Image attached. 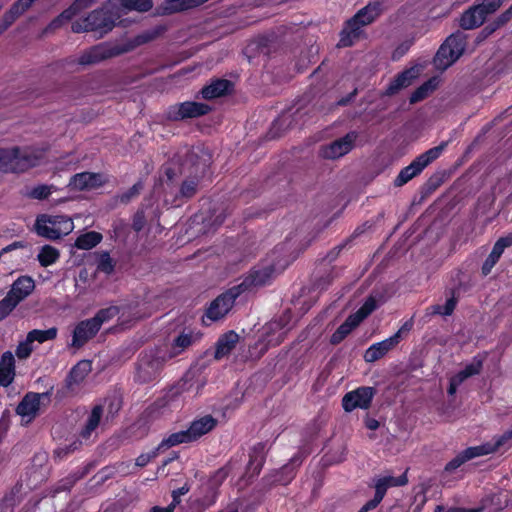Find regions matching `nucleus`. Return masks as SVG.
<instances>
[{"label":"nucleus","mask_w":512,"mask_h":512,"mask_svg":"<svg viewBox=\"0 0 512 512\" xmlns=\"http://www.w3.org/2000/svg\"><path fill=\"white\" fill-rule=\"evenodd\" d=\"M303 459V455L301 453H297L280 469L269 472L261 480L263 488L270 490L272 487L277 485L287 486L290 484L296 477L297 469L302 464Z\"/></svg>","instance_id":"nucleus-6"},{"label":"nucleus","mask_w":512,"mask_h":512,"mask_svg":"<svg viewBox=\"0 0 512 512\" xmlns=\"http://www.w3.org/2000/svg\"><path fill=\"white\" fill-rule=\"evenodd\" d=\"M467 36L462 31L452 33L441 44L433 58L436 69L444 71L454 64L465 51Z\"/></svg>","instance_id":"nucleus-2"},{"label":"nucleus","mask_w":512,"mask_h":512,"mask_svg":"<svg viewBox=\"0 0 512 512\" xmlns=\"http://www.w3.org/2000/svg\"><path fill=\"white\" fill-rule=\"evenodd\" d=\"M364 35L363 28L353 22L352 18L346 20L343 28L339 33V41L337 47L345 48L353 46Z\"/></svg>","instance_id":"nucleus-23"},{"label":"nucleus","mask_w":512,"mask_h":512,"mask_svg":"<svg viewBox=\"0 0 512 512\" xmlns=\"http://www.w3.org/2000/svg\"><path fill=\"white\" fill-rule=\"evenodd\" d=\"M487 15L483 12L480 6L474 5L464 11L460 17L459 25L465 30H470L481 26Z\"/></svg>","instance_id":"nucleus-29"},{"label":"nucleus","mask_w":512,"mask_h":512,"mask_svg":"<svg viewBox=\"0 0 512 512\" xmlns=\"http://www.w3.org/2000/svg\"><path fill=\"white\" fill-rule=\"evenodd\" d=\"M191 442V438L189 437V434L186 429L170 434L167 438H164L158 444V447L160 448L161 451H164L165 449L171 448L173 446Z\"/></svg>","instance_id":"nucleus-40"},{"label":"nucleus","mask_w":512,"mask_h":512,"mask_svg":"<svg viewBox=\"0 0 512 512\" xmlns=\"http://www.w3.org/2000/svg\"><path fill=\"white\" fill-rule=\"evenodd\" d=\"M41 394L28 392L16 407V413L22 417H35L40 408Z\"/></svg>","instance_id":"nucleus-30"},{"label":"nucleus","mask_w":512,"mask_h":512,"mask_svg":"<svg viewBox=\"0 0 512 512\" xmlns=\"http://www.w3.org/2000/svg\"><path fill=\"white\" fill-rule=\"evenodd\" d=\"M373 481L375 494L374 497L370 500L373 502V504H376L378 506L382 502L389 488L401 487L406 485L408 482V478L406 476V473H404L398 477L390 475L378 477L375 478Z\"/></svg>","instance_id":"nucleus-17"},{"label":"nucleus","mask_w":512,"mask_h":512,"mask_svg":"<svg viewBox=\"0 0 512 512\" xmlns=\"http://www.w3.org/2000/svg\"><path fill=\"white\" fill-rule=\"evenodd\" d=\"M115 261L110 257L109 252H102L97 261V270L103 272L107 275H110L115 270Z\"/></svg>","instance_id":"nucleus-50"},{"label":"nucleus","mask_w":512,"mask_h":512,"mask_svg":"<svg viewBox=\"0 0 512 512\" xmlns=\"http://www.w3.org/2000/svg\"><path fill=\"white\" fill-rule=\"evenodd\" d=\"M99 331V326H97L92 318L78 322L73 330L71 346L77 349L83 347Z\"/></svg>","instance_id":"nucleus-15"},{"label":"nucleus","mask_w":512,"mask_h":512,"mask_svg":"<svg viewBox=\"0 0 512 512\" xmlns=\"http://www.w3.org/2000/svg\"><path fill=\"white\" fill-rule=\"evenodd\" d=\"M18 16L9 8L0 18V35L4 33L16 20Z\"/></svg>","instance_id":"nucleus-58"},{"label":"nucleus","mask_w":512,"mask_h":512,"mask_svg":"<svg viewBox=\"0 0 512 512\" xmlns=\"http://www.w3.org/2000/svg\"><path fill=\"white\" fill-rule=\"evenodd\" d=\"M92 370V362L90 360L78 361L69 371L65 378V387L72 391L75 387L84 382L85 378Z\"/></svg>","instance_id":"nucleus-22"},{"label":"nucleus","mask_w":512,"mask_h":512,"mask_svg":"<svg viewBox=\"0 0 512 512\" xmlns=\"http://www.w3.org/2000/svg\"><path fill=\"white\" fill-rule=\"evenodd\" d=\"M104 413V405L101 403L95 404L91 412L89 413L83 428L81 429L79 436L82 440H89L92 434L96 431L101 423V419Z\"/></svg>","instance_id":"nucleus-27"},{"label":"nucleus","mask_w":512,"mask_h":512,"mask_svg":"<svg viewBox=\"0 0 512 512\" xmlns=\"http://www.w3.org/2000/svg\"><path fill=\"white\" fill-rule=\"evenodd\" d=\"M34 2V0H17L11 5L10 9L19 17L26 12Z\"/></svg>","instance_id":"nucleus-61"},{"label":"nucleus","mask_w":512,"mask_h":512,"mask_svg":"<svg viewBox=\"0 0 512 512\" xmlns=\"http://www.w3.org/2000/svg\"><path fill=\"white\" fill-rule=\"evenodd\" d=\"M484 361L485 356L476 355L470 363L466 364L465 367L455 375L463 382L472 376L479 375L483 369Z\"/></svg>","instance_id":"nucleus-37"},{"label":"nucleus","mask_w":512,"mask_h":512,"mask_svg":"<svg viewBox=\"0 0 512 512\" xmlns=\"http://www.w3.org/2000/svg\"><path fill=\"white\" fill-rule=\"evenodd\" d=\"M169 5V13L183 12L189 9L199 7L209 0H165Z\"/></svg>","instance_id":"nucleus-41"},{"label":"nucleus","mask_w":512,"mask_h":512,"mask_svg":"<svg viewBox=\"0 0 512 512\" xmlns=\"http://www.w3.org/2000/svg\"><path fill=\"white\" fill-rule=\"evenodd\" d=\"M15 161H14V173H23L27 170L39 166L46 154L45 149L34 148V147H14Z\"/></svg>","instance_id":"nucleus-9"},{"label":"nucleus","mask_w":512,"mask_h":512,"mask_svg":"<svg viewBox=\"0 0 512 512\" xmlns=\"http://www.w3.org/2000/svg\"><path fill=\"white\" fill-rule=\"evenodd\" d=\"M286 325L287 321L284 319L272 321L267 325L264 341L268 347H276L285 340L288 331Z\"/></svg>","instance_id":"nucleus-25"},{"label":"nucleus","mask_w":512,"mask_h":512,"mask_svg":"<svg viewBox=\"0 0 512 512\" xmlns=\"http://www.w3.org/2000/svg\"><path fill=\"white\" fill-rule=\"evenodd\" d=\"M401 341L399 334H394L389 338L372 344L364 353V360L373 363L384 357L389 351L395 348Z\"/></svg>","instance_id":"nucleus-19"},{"label":"nucleus","mask_w":512,"mask_h":512,"mask_svg":"<svg viewBox=\"0 0 512 512\" xmlns=\"http://www.w3.org/2000/svg\"><path fill=\"white\" fill-rule=\"evenodd\" d=\"M376 392L374 387L360 386L343 396L342 407L346 412H352L357 408L369 409Z\"/></svg>","instance_id":"nucleus-8"},{"label":"nucleus","mask_w":512,"mask_h":512,"mask_svg":"<svg viewBox=\"0 0 512 512\" xmlns=\"http://www.w3.org/2000/svg\"><path fill=\"white\" fill-rule=\"evenodd\" d=\"M485 451H483L480 446H472L464 449L459 452L453 459H451L444 467V473H451L455 471L457 468L462 466L469 460H472L479 456H484Z\"/></svg>","instance_id":"nucleus-28"},{"label":"nucleus","mask_w":512,"mask_h":512,"mask_svg":"<svg viewBox=\"0 0 512 512\" xmlns=\"http://www.w3.org/2000/svg\"><path fill=\"white\" fill-rule=\"evenodd\" d=\"M445 147V144L428 149L417 156L408 166L402 168L394 179L395 187H402L407 184L414 177L422 173V171L430 165L433 161L438 159Z\"/></svg>","instance_id":"nucleus-5"},{"label":"nucleus","mask_w":512,"mask_h":512,"mask_svg":"<svg viewBox=\"0 0 512 512\" xmlns=\"http://www.w3.org/2000/svg\"><path fill=\"white\" fill-rule=\"evenodd\" d=\"M437 87V83L435 78H431L421 84L418 88L414 90V92L409 97V102L411 104L418 103L424 99H426Z\"/></svg>","instance_id":"nucleus-39"},{"label":"nucleus","mask_w":512,"mask_h":512,"mask_svg":"<svg viewBox=\"0 0 512 512\" xmlns=\"http://www.w3.org/2000/svg\"><path fill=\"white\" fill-rule=\"evenodd\" d=\"M274 272L275 268L273 265L253 268L242 282L235 286V288H237V291H240L241 295L246 291H251L254 288L265 286L272 280Z\"/></svg>","instance_id":"nucleus-12"},{"label":"nucleus","mask_w":512,"mask_h":512,"mask_svg":"<svg viewBox=\"0 0 512 512\" xmlns=\"http://www.w3.org/2000/svg\"><path fill=\"white\" fill-rule=\"evenodd\" d=\"M16 307L7 296L0 300V321L7 318Z\"/></svg>","instance_id":"nucleus-60"},{"label":"nucleus","mask_w":512,"mask_h":512,"mask_svg":"<svg viewBox=\"0 0 512 512\" xmlns=\"http://www.w3.org/2000/svg\"><path fill=\"white\" fill-rule=\"evenodd\" d=\"M504 2V0H482L480 4V8L483 12L488 16L489 14L494 13Z\"/></svg>","instance_id":"nucleus-62"},{"label":"nucleus","mask_w":512,"mask_h":512,"mask_svg":"<svg viewBox=\"0 0 512 512\" xmlns=\"http://www.w3.org/2000/svg\"><path fill=\"white\" fill-rule=\"evenodd\" d=\"M15 378V359L10 351L2 354L0 359V386L8 387Z\"/></svg>","instance_id":"nucleus-31"},{"label":"nucleus","mask_w":512,"mask_h":512,"mask_svg":"<svg viewBox=\"0 0 512 512\" xmlns=\"http://www.w3.org/2000/svg\"><path fill=\"white\" fill-rule=\"evenodd\" d=\"M103 239L101 233L96 231H89L81 234L75 240V247L81 250H90L96 247Z\"/></svg>","instance_id":"nucleus-38"},{"label":"nucleus","mask_w":512,"mask_h":512,"mask_svg":"<svg viewBox=\"0 0 512 512\" xmlns=\"http://www.w3.org/2000/svg\"><path fill=\"white\" fill-rule=\"evenodd\" d=\"M199 181L195 178L186 179L182 182L179 190V195L182 198L190 199L192 198L198 189Z\"/></svg>","instance_id":"nucleus-52"},{"label":"nucleus","mask_w":512,"mask_h":512,"mask_svg":"<svg viewBox=\"0 0 512 512\" xmlns=\"http://www.w3.org/2000/svg\"><path fill=\"white\" fill-rule=\"evenodd\" d=\"M351 242H352V239H351V238H349V239H347L345 242H343V243H341V244H339V245L335 246L333 249H331V250L327 253V255H326L325 259H326L328 262H333V261H335V260L338 258V256L340 255V253L342 252V250L346 247V245H347V244H349V243H351Z\"/></svg>","instance_id":"nucleus-64"},{"label":"nucleus","mask_w":512,"mask_h":512,"mask_svg":"<svg viewBox=\"0 0 512 512\" xmlns=\"http://www.w3.org/2000/svg\"><path fill=\"white\" fill-rule=\"evenodd\" d=\"M414 78H416V71L414 68L405 69L398 73L387 86L385 95L392 96L397 94L401 89L410 86Z\"/></svg>","instance_id":"nucleus-32"},{"label":"nucleus","mask_w":512,"mask_h":512,"mask_svg":"<svg viewBox=\"0 0 512 512\" xmlns=\"http://www.w3.org/2000/svg\"><path fill=\"white\" fill-rule=\"evenodd\" d=\"M382 13L383 3L381 1H374L359 9L351 18L353 22H357L363 28L374 23Z\"/></svg>","instance_id":"nucleus-21"},{"label":"nucleus","mask_w":512,"mask_h":512,"mask_svg":"<svg viewBox=\"0 0 512 512\" xmlns=\"http://www.w3.org/2000/svg\"><path fill=\"white\" fill-rule=\"evenodd\" d=\"M239 336L234 331H228L221 335L216 342L215 348V359H222L223 357L229 355L231 351L235 348L238 342Z\"/></svg>","instance_id":"nucleus-34"},{"label":"nucleus","mask_w":512,"mask_h":512,"mask_svg":"<svg viewBox=\"0 0 512 512\" xmlns=\"http://www.w3.org/2000/svg\"><path fill=\"white\" fill-rule=\"evenodd\" d=\"M165 362V355L161 354L158 349L142 351L135 363L134 382L144 385L157 381L164 368Z\"/></svg>","instance_id":"nucleus-1"},{"label":"nucleus","mask_w":512,"mask_h":512,"mask_svg":"<svg viewBox=\"0 0 512 512\" xmlns=\"http://www.w3.org/2000/svg\"><path fill=\"white\" fill-rule=\"evenodd\" d=\"M33 352L32 342L25 341L20 342L15 350V354L19 359H27Z\"/></svg>","instance_id":"nucleus-57"},{"label":"nucleus","mask_w":512,"mask_h":512,"mask_svg":"<svg viewBox=\"0 0 512 512\" xmlns=\"http://www.w3.org/2000/svg\"><path fill=\"white\" fill-rule=\"evenodd\" d=\"M120 17V11L116 10L115 5H109L107 0L101 7L91 11L85 17V22H88L91 32L103 37L112 31Z\"/></svg>","instance_id":"nucleus-4"},{"label":"nucleus","mask_w":512,"mask_h":512,"mask_svg":"<svg viewBox=\"0 0 512 512\" xmlns=\"http://www.w3.org/2000/svg\"><path fill=\"white\" fill-rule=\"evenodd\" d=\"M52 185L40 184L31 188L25 195L30 199L45 200L52 193Z\"/></svg>","instance_id":"nucleus-51"},{"label":"nucleus","mask_w":512,"mask_h":512,"mask_svg":"<svg viewBox=\"0 0 512 512\" xmlns=\"http://www.w3.org/2000/svg\"><path fill=\"white\" fill-rule=\"evenodd\" d=\"M234 91V83L228 79L216 78L205 85L196 96L204 100H213L232 94Z\"/></svg>","instance_id":"nucleus-16"},{"label":"nucleus","mask_w":512,"mask_h":512,"mask_svg":"<svg viewBox=\"0 0 512 512\" xmlns=\"http://www.w3.org/2000/svg\"><path fill=\"white\" fill-rule=\"evenodd\" d=\"M58 329L51 327L46 330L33 329L27 333L28 342H39L44 343L49 340H54L57 337Z\"/></svg>","instance_id":"nucleus-43"},{"label":"nucleus","mask_w":512,"mask_h":512,"mask_svg":"<svg viewBox=\"0 0 512 512\" xmlns=\"http://www.w3.org/2000/svg\"><path fill=\"white\" fill-rule=\"evenodd\" d=\"M512 246V234L500 237L493 245L492 251L487 256L481 267V274L488 276L493 267L498 263L504 250Z\"/></svg>","instance_id":"nucleus-20"},{"label":"nucleus","mask_w":512,"mask_h":512,"mask_svg":"<svg viewBox=\"0 0 512 512\" xmlns=\"http://www.w3.org/2000/svg\"><path fill=\"white\" fill-rule=\"evenodd\" d=\"M70 184L79 190H88L102 186L103 181L99 173L81 172L72 177Z\"/></svg>","instance_id":"nucleus-33"},{"label":"nucleus","mask_w":512,"mask_h":512,"mask_svg":"<svg viewBox=\"0 0 512 512\" xmlns=\"http://www.w3.org/2000/svg\"><path fill=\"white\" fill-rule=\"evenodd\" d=\"M97 1L98 0H74L67 8L72 12L73 16L75 17L81 11L91 7Z\"/></svg>","instance_id":"nucleus-55"},{"label":"nucleus","mask_w":512,"mask_h":512,"mask_svg":"<svg viewBox=\"0 0 512 512\" xmlns=\"http://www.w3.org/2000/svg\"><path fill=\"white\" fill-rule=\"evenodd\" d=\"M240 296V291L233 286L216 297L206 310V316L212 321L223 318L233 307L235 300Z\"/></svg>","instance_id":"nucleus-11"},{"label":"nucleus","mask_w":512,"mask_h":512,"mask_svg":"<svg viewBox=\"0 0 512 512\" xmlns=\"http://www.w3.org/2000/svg\"><path fill=\"white\" fill-rule=\"evenodd\" d=\"M377 308V301L373 296H369L361 307L351 314L359 323L366 319Z\"/></svg>","instance_id":"nucleus-49"},{"label":"nucleus","mask_w":512,"mask_h":512,"mask_svg":"<svg viewBox=\"0 0 512 512\" xmlns=\"http://www.w3.org/2000/svg\"><path fill=\"white\" fill-rule=\"evenodd\" d=\"M160 452L162 451L157 446L149 453H142L136 458L135 464L139 467H145L152 459L156 458Z\"/></svg>","instance_id":"nucleus-59"},{"label":"nucleus","mask_w":512,"mask_h":512,"mask_svg":"<svg viewBox=\"0 0 512 512\" xmlns=\"http://www.w3.org/2000/svg\"><path fill=\"white\" fill-rule=\"evenodd\" d=\"M14 147L12 148H0V171L4 173H14V161H15Z\"/></svg>","instance_id":"nucleus-45"},{"label":"nucleus","mask_w":512,"mask_h":512,"mask_svg":"<svg viewBox=\"0 0 512 512\" xmlns=\"http://www.w3.org/2000/svg\"><path fill=\"white\" fill-rule=\"evenodd\" d=\"M126 52V49L119 45H110V44H98L92 46L88 50L82 53V55L78 59V63L80 65H91L97 64L106 59H110L116 56H119Z\"/></svg>","instance_id":"nucleus-10"},{"label":"nucleus","mask_w":512,"mask_h":512,"mask_svg":"<svg viewBox=\"0 0 512 512\" xmlns=\"http://www.w3.org/2000/svg\"><path fill=\"white\" fill-rule=\"evenodd\" d=\"M74 18L72 12L66 8L58 16H56L42 31V36L53 33L60 29L66 22Z\"/></svg>","instance_id":"nucleus-44"},{"label":"nucleus","mask_w":512,"mask_h":512,"mask_svg":"<svg viewBox=\"0 0 512 512\" xmlns=\"http://www.w3.org/2000/svg\"><path fill=\"white\" fill-rule=\"evenodd\" d=\"M462 286V283H459L457 287L451 288L449 290L450 297L446 300L445 304L431 305L430 307L427 308V313L429 315L451 316L458 304L460 290L462 289Z\"/></svg>","instance_id":"nucleus-26"},{"label":"nucleus","mask_w":512,"mask_h":512,"mask_svg":"<svg viewBox=\"0 0 512 512\" xmlns=\"http://www.w3.org/2000/svg\"><path fill=\"white\" fill-rule=\"evenodd\" d=\"M193 342H194V337H193L192 332H188V333L182 332V333H180L173 340V343H172L173 355L180 354L185 349H187L189 346H191Z\"/></svg>","instance_id":"nucleus-48"},{"label":"nucleus","mask_w":512,"mask_h":512,"mask_svg":"<svg viewBox=\"0 0 512 512\" xmlns=\"http://www.w3.org/2000/svg\"><path fill=\"white\" fill-rule=\"evenodd\" d=\"M73 228L72 219L66 215L41 214L35 221L36 233L49 240H58L68 235Z\"/></svg>","instance_id":"nucleus-3"},{"label":"nucleus","mask_w":512,"mask_h":512,"mask_svg":"<svg viewBox=\"0 0 512 512\" xmlns=\"http://www.w3.org/2000/svg\"><path fill=\"white\" fill-rule=\"evenodd\" d=\"M211 111L212 107L206 103L185 101L171 105L167 110L166 117L170 121H182L205 116Z\"/></svg>","instance_id":"nucleus-7"},{"label":"nucleus","mask_w":512,"mask_h":512,"mask_svg":"<svg viewBox=\"0 0 512 512\" xmlns=\"http://www.w3.org/2000/svg\"><path fill=\"white\" fill-rule=\"evenodd\" d=\"M60 252L51 245H44L37 255V260L42 267H48L58 261Z\"/></svg>","instance_id":"nucleus-42"},{"label":"nucleus","mask_w":512,"mask_h":512,"mask_svg":"<svg viewBox=\"0 0 512 512\" xmlns=\"http://www.w3.org/2000/svg\"><path fill=\"white\" fill-rule=\"evenodd\" d=\"M109 5H115L116 10L120 8L129 11L148 12L153 7L152 0H108Z\"/></svg>","instance_id":"nucleus-35"},{"label":"nucleus","mask_w":512,"mask_h":512,"mask_svg":"<svg viewBox=\"0 0 512 512\" xmlns=\"http://www.w3.org/2000/svg\"><path fill=\"white\" fill-rule=\"evenodd\" d=\"M189 487L185 484L184 486L173 490L172 492V502L167 506L172 508V512H174L175 507L181 502L180 497L187 494L189 492Z\"/></svg>","instance_id":"nucleus-63"},{"label":"nucleus","mask_w":512,"mask_h":512,"mask_svg":"<svg viewBox=\"0 0 512 512\" xmlns=\"http://www.w3.org/2000/svg\"><path fill=\"white\" fill-rule=\"evenodd\" d=\"M35 289V282L31 276L21 275L11 285L6 296L18 306Z\"/></svg>","instance_id":"nucleus-18"},{"label":"nucleus","mask_w":512,"mask_h":512,"mask_svg":"<svg viewBox=\"0 0 512 512\" xmlns=\"http://www.w3.org/2000/svg\"><path fill=\"white\" fill-rule=\"evenodd\" d=\"M120 313V308L118 306H115V305H111L109 307H106V308H102L100 309L94 317H92V319L94 320V322L97 324V326H99V328L101 329V326L104 324V323H107L109 322L110 320H112L114 317H116L118 314Z\"/></svg>","instance_id":"nucleus-46"},{"label":"nucleus","mask_w":512,"mask_h":512,"mask_svg":"<svg viewBox=\"0 0 512 512\" xmlns=\"http://www.w3.org/2000/svg\"><path fill=\"white\" fill-rule=\"evenodd\" d=\"M143 188V184L141 181L136 182L132 187H130L126 192L120 195V201L122 203H129L133 198L140 194V191Z\"/></svg>","instance_id":"nucleus-54"},{"label":"nucleus","mask_w":512,"mask_h":512,"mask_svg":"<svg viewBox=\"0 0 512 512\" xmlns=\"http://www.w3.org/2000/svg\"><path fill=\"white\" fill-rule=\"evenodd\" d=\"M266 457L267 449L265 442H258L250 448L249 461L245 471L249 480L259 476L266 462Z\"/></svg>","instance_id":"nucleus-14"},{"label":"nucleus","mask_w":512,"mask_h":512,"mask_svg":"<svg viewBox=\"0 0 512 512\" xmlns=\"http://www.w3.org/2000/svg\"><path fill=\"white\" fill-rule=\"evenodd\" d=\"M357 138L358 133L356 131H350L343 137L323 146L320 150V155L325 159H338L348 154L353 149Z\"/></svg>","instance_id":"nucleus-13"},{"label":"nucleus","mask_w":512,"mask_h":512,"mask_svg":"<svg viewBox=\"0 0 512 512\" xmlns=\"http://www.w3.org/2000/svg\"><path fill=\"white\" fill-rule=\"evenodd\" d=\"M333 279H334L333 274L331 271H329V272L325 273L324 275L316 278L313 283V287L316 290L324 291V290L328 289V287L333 282Z\"/></svg>","instance_id":"nucleus-56"},{"label":"nucleus","mask_w":512,"mask_h":512,"mask_svg":"<svg viewBox=\"0 0 512 512\" xmlns=\"http://www.w3.org/2000/svg\"><path fill=\"white\" fill-rule=\"evenodd\" d=\"M360 323L349 315L346 320L333 332L330 337L332 345L340 344Z\"/></svg>","instance_id":"nucleus-36"},{"label":"nucleus","mask_w":512,"mask_h":512,"mask_svg":"<svg viewBox=\"0 0 512 512\" xmlns=\"http://www.w3.org/2000/svg\"><path fill=\"white\" fill-rule=\"evenodd\" d=\"M217 419L212 415H205L191 422L187 429L191 441H197L202 436L211 432L217 426Z\"/></svg>","instance_id":"nucleus-24"},{"label":"nucleus","mask_w":512,"mask_h":512,"mask_svg":"<svg viewBox=\"0 0 512 512\" xmlns=\"http://www.w3.org/2000/svg\"><path fill=\"white\" fill-rule=\"evenodd\" d=\"M104 408L107 409V415L110 417H114L121 409L122 407V401L121 399L113 396V397H107L104 399Z\"/></svg>","instance_id":"nucleus-53"},{"label":"nucleus","mask_w":512,"mask_h":512,"mask_svg":"<svg viewBox=\"0 0 512 512\" xmlns=\"http://www.w3.org/2000/svg\"><path fill=\"white\" fill-rule=\"evenodd\" d=\"M511 439L512 429L498 436L493 443L487 442L479 446L483 451H485V455H488L496 452L500 447L504 446Z\"/></svg>","instance_id":"nucleus-47"}]
</instances>
